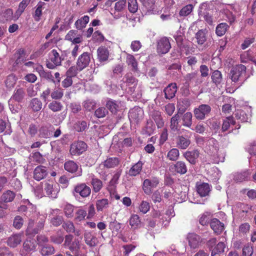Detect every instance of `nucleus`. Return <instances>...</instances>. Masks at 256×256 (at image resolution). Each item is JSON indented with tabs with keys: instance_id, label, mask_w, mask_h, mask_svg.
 <instances>
[{
	"instance_id": "16",
	"label": "nucleus",
	"mask_w": 256,
	"mask_h": 256,
	"mask_svg": "<svg viewBox=\"0 0 256 256\" xmlns=\"http://www.w3.org/2000/svg\"><path fill=\"white\" fill-rule=\"evenodd\" d=\"M65 170L71 173H76V176H80L82 174V169H78V164L72 160H68L64 164Z\"/></svg>"
},
{
	"instance_id": "3",
	"label": "nucleus",
	"mask_w": 256,
	"mask_h": 256,
	"mask_svg": "<svg viewBox=\"0 0 256 256\" xmlns=\"http://www.w3.org/2000/svg\"><path fill=\"white\" fill-rule=\"evenodd\" d=\"M119 164L118 159L116 158H110L100 164L96 168L97 172L100 175L106 173L105 169L114 168Z\"/></svg>"
},
{
	"instance_id": "24",
	"label": "nucleus",
	"mask_w": 256,
	"mask_h": 256,
	"mask_svg": "<svg viewBox=\"0 0 256 256\" xmlns=\"http://www.w3.org/2000/svg\"><path fill=\"white\" fill-rule=\"evenodd\" d=\"M210 226L214 232L217 234H220L224 229V224L216 218L211 220Z\"/></svg>"
},
{
	"instance_id": "61",
	"label": "nucleus",
	"mask_w": 256,
	"mask_h": 256,
	"mask_svg": "<svg viewBox=\"0 0 256 256\" xmlns=\"http://www.w3.org/2000/svg\"><path fill=\"white\" fill-rule=\"evenodd\" d=\"M210 154L213 155L214 161L215 163H219L220 162H224L225 158V154L221 151L217 150L215 154L212 153Z\"/></svg>"
},
{
	"instance_id": "42",
	"label": "nucleus",
	"mask_w": 256,
	"mask_h": 256,
	"mask_svg": "<svg viewBox=\"0 0 256 256\" xmlns=\"http://www.w3.org/2000/svg\"><path fill=\"white\" fill-rule=\"evenodd\" d=\"M84 240L86 243L91 247L96 246L98 242L96 238L92 236L90 232L85 233Z\"/></svg>"
},
{
	"instance_id": "59",
	"label": "nucleus",
	"mask_w": 256,
	"mask_h": 256,
	"mask_svg": "<svg viewBox=\"0 0 256 256\" xmlns=\"http://www.w3.org/2000/svg\"><path fill=\"white\" fill-rule=\"evenodd\" d=\"M194 6L192 4H189L183 7L179 12V16L185 17L189 15L192 11Z\"/></svg>"
},
{
	"instance_id": "39",
	"label": "nucleus",
	"mask_w": 256,
	"mask_h": 256,
	"mask_svg": "<svg viewBox=\"0 0 256 256\" xmlns=\"http://www.w3.org/2000/svg\"><path fill=\"white\" fill-rule=\"evenodd\" d=\"M40 252L42 256H48L54 254V248L50 245L45 244L41 246Z\"/></svg>"
},
{
	"instance_id": "10",
	"label": "nucleus",
	"mask_w": 256,
	"mask_h": 256,
	"mask_svg": "<svg viewBox=\"0 0 256 256\" xmlns=\"http://www.w3.org/2000/svg\"><path fill=\"white\" fill-rule=\"evenodd\" d=\"M158 182L157 178L146 179L143 182L142 186L144 192L147 194H151L153 188L158 186Z\"/></svg>"
},
{
	"instance_id": "64",
	"label": "nucleus",
	"mask_w": 256,
	"mask_h": 256,
	"mask_svg": "<svg viewBox=\"0 0 256 256\" xmlns=\"http://www.w3.org/2000/svg\"><path fill=\"white\" fill-rule=\"evenodd\" d=\"M210 214L209 212H204L200 218V223L202 226L207 225L211 220Z\"/></svg>"
},
{
	"instance_id": "57",
	"label": "nucleus",
	"mask_w": 256,
	"mask_h": 256,
	"mask_svg": "<svg viewBox=\"0 0 256 256\" xmlns=\"http://www.w3.org/2000/svg\"><path fill=\"white\" fill-rule=\"evenodd\" d=\"M180 119V116L178 114H174L170 119V129L176 132L178 130V120Z\"/></svg>"
},
{
	"instance_id": "25",
	"label": "nucleus",
	"mask_w": 256,
	"mask_h": 256,
	"mask_svg": "<svg viewBox=\"0 0 256 256\" xmlns=\"http://www.w3.org/2000/svg\"><path fill=\"white\" fill-rule=\"evenodd\" d=\"M251 171L248 170H244L241 172H238L234 175V180L237 182L248 180L250 178Z\"/></svg>"
},
{
	"instance_id": "34",
	"label": "nucleus",
	"mask_w": 256,
	"mask_h": 256,
	"mask_svg": "<svg viewBox=\"0 0 256 256\" xmlns=\"http://www.w3.org/2000/svg\"><path fill=\"white\" fill-rule=\"evenodd\" d=\"M197 192L201 197L206 196L210 192V185L207 183H202L197 186Z\"/></svg>"
},
{
	"instance_id": "17",
	"label": "nucleus",
	"mask_w": 256,
	"mask_h": 256,
	"mask_svg": "<svg viewBox=\"0 0 256 256\" xmlns=\"http://www.w3.org/2000/svg\"><path fill=\"white\" fill-rule=\"evenodd\" d=\"M48 174V170L46 166H39L36 167L33 172V177L34 179L40 181L44 179Z\"/></svg>"
},
{
	"instance_id": "38",
	"label": "nucleus",
	"mask_w": 256,
	"mask_h": 256,
	"mask_svg": "<svg viewBox=\"0 0 256 256\" xmlns=\"http://www.w3.org/2000/svg\"><path fill=\"white\" fill-rule=\"evenodd\" d=\"M46 4L42 2H40L36 6V9L34 14L33 16L34 20L36 22H38L40 19V16L42 14V10L44 8Z\"/></svg>"
},
{
	"instance_id": "55",
	"label": "nucleus",
	"mask_w": 256,
	"mask_h": 256,
	"mask_svg": "<svg viewBox=\"0 0 256 256\" xmlns=\"http://www.w3.org/2000/svg\"><path fill=\"white\" fill-rule=\"evenodd\" d=\"M93 190L95 192H98L102 188L103 184L102 182L98 178H92L91 181Z\"/></svg>"
},
{
	"instance_id": "21",
	"label": "nucleus",
	"mask_w": 256,
	"mask_h": 256,
	"mask_svg": "<svg viewBox=\"0 0 256 256\" xmlns=\"http://www.w3.org/2000/svg\"><path fill=\"white\" fill-rule=\"evenodd\" d=\"M65 40L71 42L73 44H77L82 41V35L78 34L76 31L71 30L66 36Z\"/></svg>"
},
{
	"instance_id": "11",
	"label": "nucleus",
	"mask_w": 256,
	"mask_h": 256,
	"mask_svg": "<svg viewBox=\"0 0 256 256\" xmlns=\"http://www.w3.org/2000/svg\"><path fill=\"white\" fill-rule=\"evenodd\" d=\"M54 130L55 128L52 125L42 126L38 130V136L44 138H50L52 136Z\"/></svg>"
},
{
	"instance_id": "22",
	"label": "nucleus",
	"mask_w": 256,
	"mask_h": 256,
	"mask_svg": "<svg viewBox=\"0 0 256 256\" xmlns=\"http://www.w3.org/2000/svg\"><path fill=\"white\" fill-rule=\"evenodd\" d=\"M199 156L200 152L198 150H194L191 151L188 150L184 154V158L192 164H196Z\"/></svg>"
},
{
	"instance_id": "14",
	"label": "nucleus",
	"mask_w": 256,
	"mask_h": 256,
	"mask_svg": "<svg viewBox=\"0 0 256 256\" xmlns=\"http://www.w3.org/2000/svg\"><path fill=\"white\" fill-rule=\"evenodd\" d=\"M190 142V137L188 136H178L176 138V146L181 150L186 149Z\"/></svg>"
},
{
	"instance_id": "30",
	"label": "nucleus",
	"mask_w": 256,
	"mask_h": 256,
	"mask_svg": "<svg viewBox=\"0 0 256 256\" xmlns=\"http://www.w3.org/2000/svg\"><path fill=\"white\" fill-rule=\"evenodd\" d=\"M208 31L206 29H202L198 30L195 34V38L198 44L202 46L206 40V34Z\"/></svg>"
},
{
	"instance_id": "51",
	"label": "nucleus",
	"mask_w": 256,
	"mask_h": 256,
	"mask_svg": "<svg viewBox=\"0 0 256 256\" xmlns=\"http://www.w3.org/2000/svg\"><path fill=\"white\" fill-rule=\"evenodd\" d=\"M14 197V193L12 191L7 190L2 194L1 200L4 202H12Z\"/></svg>"
},
{
	"instance_id": "37",
	"label": "nucleus",
	"mask_w": 256,
	"mask_h": 256,
	"mask_svg": "<svg viewBox=\"0 0 256 256\" xmlns=\"http://www.w3.org/2000/svg\"><path fill=\"white\" fill-rule=\"evenodd\" d=\"M25 95L24 90L22 88H19L15 90L12 96L11 97V100H14L18 102H21Z\"/></svg>"
},
{
	"instance_id": "28",
	"label": "nucleus",
	"mask_w": 256,
	"mask_h": 256,
	"mask_svg": "<svg viewBox=\"0 0 256 256\" xmlns=\"http://www.w3.org/2000/svg\"><path fill=\"white\" fill-rule=\"evenodd\" d=\"M177 91V86L176 83H172L165 88L164 92L166 99H171L175 96Z\"/></svg>"
},
{
	"instance_id": "23",
	"label": "nucleus",
	"mask_w": 256,
	"mask_h": 256,
	"mask_svg": "<svg viewBox=\"0 0 256 256\" xmlns=\"http://www.w3.org/2000/svg\"><path fill=\"white\" fill-rule=\"evenodd\" d=\"M128 222L130 226V228L132 230L140 228L142 226L140 217L137 214H131Z\"/></svg>"
},
{
	"instance_id": "47",
	"label": "nucleus",
	"mask_w": 256,
	"mask_h": 256,
	"mask_svg": "<svg viewBox=\"0 0 256 256\" xmlns=\"http://www.w3.org/2000/svg\"><path fill=\"white\" fill-rule=\"evenodd\" d=\"M48 108L53 112H58L62 110L63 106L60 102L53 100L48 104Z\"/></svg>"
},
{
	"instance_id": "49",
	"label": "nucleus",
	"mask_w": 256,
	"mask_h": 256,
	"mask_svg": "<svg viewBox=\"0 0 256 256\" xmlns=\"http://www.w3.org/2000/svg\"><path fill=\"white\" fill-rule=\"evenodd\" d=\"M235 122L234 120L233 117L228 116L226 118L223 120L222 130V132L228 130L231 125H234Z\"/></svg>"
},
{
	"instance_id": "5",
	"label": "nucleus",
	"mask_w": 256,
	"mask_h": 256,
	"mask_svg": "<svg viewBox=\"0 0 256 256\" xmlns=\"http://www.w3.org/2000/svg\"><path fill=\"white\" fill-rule=\"evenodd\" d=\"M36 244L34 240H26L23 244L20 251L21 256H27L30 253L36 250Z\"/></svg>"
},
{
	"instance_id": "44",
	"label": "nucleus",
	"mask_w": 256,
	"mask_h": 256,
	"mask_svg": "<svg viewBox=\"0 0 256 256\" xmlns=\"http://www.w3.org/2000/svg\"><path fill=\"white\" fill-rule=\"evenodd\" d=\"M42 106V102L38 98H32L30 104V106L34 112L40 110Z\"/></svg>"
},
{
	"instance_id": "45",
	"label": "nucleus",
	"mask_w": 256,
	"mask_h": 256,
	"mask_svg": "<svg viewBox=\"0 0 256 256\" xmlns=\"http://www.w3.org/2000/svg\"><path fill=\"white\" fill-rule=\"evenodd\" d=\"M144 8L149 13H152L154 9L155 0H140Z\"/></svg>"
},
{
	"instance_id": "31",
	"label": "nucleus",
	"mask_w": 256,
	"mask_h": 256,
	"mask_svg": "<svg viewBox=\"0 0 256 256\" xmlns=\"http://www.w3.org/2000/svg\"><path fill=\"white\" fill-rule=\"evenodd\" d=\"M22 242L21 235L16 234L10 236L7 240V244L11 248H16Z\"/></svg>"
},
{
	"instance_id": "43",
	"label": "nucleus",
	"mask_w": 256,
	"mask_h": 256,
	"mask_svg": "<svg viewBox=\"0 0 256 256\" xmlns=\"http://www.w3.org/2000/svg\"><path fill=\"white\" fill-rule=\"evenodd\" d=\"M109 204V200L107 198H102L96 200V205L98 212H102L104 209L107 208Z\"/></svg>"
},
{
	"instance_id": "41",
	"label": "nucleus",
	"mask_w": 256,
	"mask_h": 256,
	"mask_svg": "<svg viewBox=\"0 0 256 256\" xmlns=\"http://www.w3.org/2000/svg\"><path fill=\"white\" fill-rule=\"evenodd\" d=\"M228 28L229 26L225 22L220 23L216 27V34L218 36H222L226 34Z\"/></svg>"
},
{
	"instance_id": "58",
	"label": "nucleus",
	"mask_w": 256,
	"mask_h": 256,
	"mask_svg": "<svg viewBox=\"0 0 256 256\" xmlns=\"http://www.w3.org/2000/svg\"><path fill=\"white\" fill-rule=\"evenodd\" d=\"M192 114L190 112L185 113L182 116L183 125L190 128L192 125Z\"/></svg>"
},
{
	"instance_id": "29",
	"label": "nucleus",
	"mask_w": 256,
	"mask_h": 256,
	"mask_svg": "<svg viewBox=\"0 0 256 256\" xmlns=\"http://www.w3.org/2000/svg\"><path fill=\"white\" fill-rule=\"evenodd\" d=\"M150 116L155 122L158 128H160L164 126V122L159 111L154 110L152 112Z\"/></svg>"
},
{
	"instance_id": "52",
	"label": "nucleus",
	"mask_w": 256,
	"mask_h": 256,
	"mask_svg": "<svg viewBox=\"0 0 256 256\" xmlns=\"http://www.w3.org/2000/svg\"><path fill=\"white\" fill-rule=\"evenodd\" d=\"M30 2V0H22V2H20L18 9L16 12V17L15 20H17L20 17L29 4Z\"/></svg>"
},
{
	"instance_id": "46",
	"label": "nucleus",
	"mask_w": 256,
	"mask_h": 256,
	"mask_svg": "<svg viewBox=\"0 0 256 256\" xmlns=\"http://www.w3.org/2000/svg\"><path fill=\"white\" fill-rule=\"evenodd\" d=\"M89 16H84L81 18L77 20L75 22V26L77 29L82 30L85 28L86 24L89 22Z\"/></svg>"
},
{
	"instance_id": "32",
	"label": "nucleus",
	"mask_w": 256,
	"mask_h": 256,
	"mask_svg": "<svg viewBox=\"0 0 256 256\" xmlns=\"http://www.w3.org/2000/svg\"><path fill=\"white\" fill-rule=\"evenodd\" d=\"M49 60L56 65H61L62 58L56 50H52L48 54Z\"/></svg>"
},
{
	"instance_id": "48",
	"label": "nucleus",
	"mask_w": 256,
	"mask_h": 256,
	"mask_svg": "<svg viewBox=\"0 0 256 256\" xmlns=\"http://www.w3.org/2000/svg\"><path fill=\"white\" fill-rule=\"evenodd\" d=\"M186 81V84L189 85L191 82H195L198 83V73L196 72H192L186 74L184 77Z\"/></svg>"
},
{
	"instance_id": "9",
	"label": "nucleus",
	"mask_w": 256,
	"mask_h": 256,
	"mask_svg": "<svg viewBox=\"0 0 256 256\" xmlns=\"http://www.w3.org/2000/svg\"><path fill=\"white\" fill-rule=\"evenodd\" d=\"M91 192L90 188L84 183L77 184L74 188V194L80 195L82 198L88 196Z\"/></svg>"
},
{
	"instance_id": "6",
	"label": "nucleus",
	"mask_w": 256,
	"mask_h": 256,
	"mask_svg": "<svg viewBox=\"0 0 256 256\" xmlns=\"http://www.w3.org/2000/svg\"><path fill=\"white\" fill-rule=\"evenodd\" d=\"M86 144L82 141L72 143L70 148V153L72 156L80 155L86 149Z\"/></svg>"
},
{
	"instance_id": "12",
	"label": "nucleus",
	"mask_w": 256,
	"mask_h": 256,
	"mask_svg": "<svg viewBox=\"0 0 256 256\" xmlns=\"http://www.w3.org/2000/svg\"><path fill=\"white\" fill-rule=\"evenodd\" d=\"M251 107L246 108L244 110H238L235 114L236 118L242 122H247L251 116Z\"/></svg>"
},
{
	"instance_id": "50",
	"label": "nucleus",
	"mask_w": 256,
	"mask_h": 256,
	"mask_svg": "<svg viewBox=\"0 0 256 256\" xmlns=\"http://www.w3.org/2000/svg\"><path fill=\"white\" fill-rule=\"evenodd\" d=\"M211 78L212 82L216 85L220 84L222 80V74L218 70H216L212 73Z\"/></svg>"
},
{
	"instance_id": "2",
	"label": "nucleus",
	"mask_w": 256,
	"mask_h": 256,
	"mask_svg": "<svg viewBox=\"0 0 256 256\" xmlns=\"http://www.w3.org/2000/svg\"><path fill=\"white\" fill-rule=\"evenodd\" d=\"M44 190L48 196L54 199L58 198L60 188L58 184L52 181H48L44 182Z\"/></svg>"
},
{
	"instance_id": "36",
	"label": "nucleus",
	"mask_w": 256,
	"mask_h": 256,
	"mask_svg": "<svg viewBox=\"0 0 256 256\" xmlns=\"http://www.w3.org/2000/svg\"><path fill=\"white\" fill-rule=\"evenodd\" d=\"M142 162L140 161H138L130 168L128 172L129 175L130 176H136L138 175L142 170Z\"/></svg>"
},
{
	"instance_id": "40",
	"label": "nucleus",
	"mask_w": 256,
	"mask_h": 256,
	"mask_svg": "<svg viewBox=\"0 0 256 256\" xmlns=\"http://www.w3.org/2000/svg\"><path fill=\"white\" fill-rule=\"evenodd\" d=\"M126 62L128 66L132 68V70H138V62L132 54H126Z\"/></svg>"
},
{
	"instance_id": "19",
	"label": "nucleus",
	"mask_w": 256,
	"mask_h": 256,
	"mask_svg": "<svg viewBox=\"0 0 256 256\" xmlns=\"http://www.w3.org/2000/svg\"><path fill=\"white\" fill-rule=\"evenodd\" d=\"M233 7L231 5H224L222 10V14L226 16V20L228 21L230 24H232L236 20V16L232 14V10Z\"/></svg>"
},
{
	"instance_id": "63",
	"label": "nucleus",
	"mask_w": 256,
	"mask_h": 256,
	"mask_svg": "<svg viewBox=\"0 0 256 256\" xmlns=\"http://www.w3.org/2000/svg\"><path fill=\"white\" fill-rule=\"evenodd\" d=\"M106 106L112 113H116L118 110V105L114 100H108L106 103Z\"/></svg>"
},
{
	"instance_id": "33",
	"label": "nucleus",
	"mask_w": 256,
	"mask_h": 256,
	"mask_svg": "<svg viewBox=\"0 0 256 256\" xmlns=\"http://www.w3.org/2000/svg\"><path fill=\"white\" fill-rule=\"evenodd\" d=\"M98 57L100 62L108 60L109 56V50L104 46L100 47L97 50Z\"/></svg>"
},
{
	"instance_id": "15",
	"label": "nucleus",
	"mask_w": 256,
	"mask_h": 256,
	"mask_svg": "<svg viewBox=\"0 0 256 256\" xmlns=\"http://www.w3.org/2000/svg\"><path fill=\"white\" fill-rule=\"evenodd\" d=\"M16 14L14 16L13 10L11 8L3 10L0 12V22L2 23H6L12 20H16Z\"/></svg>"
},
{
	"instance_id": "53",
	"label": "nucleus",
	"mask_w": 256,
	"mask_h": 256,
	"mask_svg": "<svg viewBox=\"0 0 256 256\" xmlns=\"http://www.w3.org/2000/svg\"><path fill=\"white\" fill-rule=\"evenodd\" d=\"M180 156L179 150L176 148H173L170 150L167 154V158L172 161L176 160Z\"/></svg>"
},
{
	"instance_id": "18",
	"label": "nucleus",
	"mask_w": 256,
	"mask_h": 256,
	"mask_svg": "<svg viewBox=\"0 0 256 256\" xmlns=\"http://www.w3.org/2000/svg\"><path fill=\"white\" fill-rule=\"evenodd\" d=\"M124 81L126 83L129 91L130 94H133L136 90L137 86V80L132 75V74H126L123 78Z\"/></svg>"
},
{
	"instance_id": "8",
	"label": "nucleus",
	"mask_w": 256,
	"mask_h": 256,
	"mask_svg": "<svg viewBox=\"0 0 256 256\" xmlns=\"http://www.w3.org/2000/svg\"><path fill=\"white\" fill-rule=\"evenodd\" d=\"M144 116V111L140 107L132 108L128 113V118L131 122H138L142 120Z\"/></svg>"
},
{
	"instance_id": "1",
	"label": "nucleus",
	"mask_w": 256,
	"mask_h": 256,
	"mask_svg": "<svg viewBox=\"0 0 256 256\" xmlns=\"http://www.w3.org/2000/svg\"><path fill=\"white\" fill-rule=\"evenodd\" d=\"M246 67L243 64H239L232 68L230 74L232 82L242 83L246 78Z\"/></svg>"
},
{
	"instance_id": "20",
	"label": "nucleus",
	"mask_w": 256,
	"mask_h": 256,
	"mask_svg": "<svg viewBox=\"0 0 256 256\" xmlns=\"http://www.w3.org/2000/svg\"><path fill=\"white\" fill-rule=\"evenodd\" d=\"M188 245L191 248L194 249L198 248L201 244V239L199 236L196 234H188L187 236Z\"/></svg>"
},
{
	"instance_id": "62",
	"label": "nucleus",
	"mask_w": 256,
	"mask_h": 256,
	"mask_svg": "<svg viewBox=\"0 0 256 256\" xmlns=\"http://www.w3.org/2000/svg\"><path fill=\"white\" fill-rule=\"evenodd\" d=\"M96 106V102L92 100L88 99L86 100L83 102V106L86 110L90 111L93 110Z\"/></svg>"
},
{
	"instance_id": "26",
	"label": "nucleus",
	"mask_w": 256,
	"mask_h": 256,
	"mask_svg": "<svg viewBox=\"0 0 256 256\" xmlns=\"http://www.w3.org/2000/svg\"><path fill=\"white\" fill-rule=\"evenodd\" d=\"M206 150L207 151L208 153L210 154L217 152L218 150V142L214 138H210L206 142Z\"/></svg>"
},
{
	"instance_id": "54",
	"label": "nucleus",
	"mask_w": 256,
	"mask_h": 256,
	"mask_svg": "<svg viewBox=\"0 0 256 256\" xmlns=\"http://www.w3.org/2000/svg\"><path fill=\"white\" fill-rule=\"evenodd\" d=\"M225 247L226 244L224 242H218L212 250L211 254L212 256H215L216 254L224 252Z\"/></svg>"
},
{
	"instance_id": "4",
	"label": "nucleus",
	"mask_w": 256,
	"mask_h": 256,
	"mask_svg": "<svg viewBox=\"0 0 256 256\" xmlns=\"http://www.w3.org/2000/svg\"><path fill=\"white\" fill-rule=\"evenodd\" d=\"M211 111V108L208 104H202L194 108V117L199 120H202L208 115Z\"/></svg>"
},
{
	"instance_id": "60",
	"label": "nucleus",
	"mask_w": 256,
	"mask_h": 256,
	"mask_svg": "<svg viewBox=\"0 0 256 256\" xmlns=\"http://www.w3.org/2000/svg\"><path fill=\"white\" fill-rule=\"evenodd\" d=\"M150 204L148 202L142 200L140 204L138 210L142 214H146L150 210Z\"/></svg>"
},
{
	"instance_id": "13",
	"label": "nucleus",
	"mask_w": 256,
	"mask_h": 256,
	"mask_svg": "<svg viewBox=\"0 0 256 256\" xmlns=\"http://www.w3.org/2000/svg\"><path fill=\"white\" fill-rule=\"evenodd\" d=\"M90 61V57L89 53L84 52L78 58L76 64L78 66L80 70H82L86 68Z\"/></svg>"
},
{
	"instance_id": "35",
	"label": "nucleus",
	"mask_w": 256,
	"mask_h": 256,
	"mask_svg": "<svg viewBox=\"0 0 256 256\" xmlns=\"http://www.w3.org/2000/svg\"><path fill=\"white\" fill-rule=\"evenodd\" d=\"M187 166L184 162L178 161L174 164V170L180 174H184L187 172Z\"/></svg>"
},
{
	"instance_id": "27",
	"label": "nucleus",
	"mask_w": 256,
	"mask_h": 256,
	"mask_svg": "<svg viewBox=\"0 0 256 256\" xmlns=\"http://www.w3.org/2000/svg\"><path fill=\"white\" fill-rule=\"evenodd\" d=\"M60 212L58 209L53 210L50 214V215L52 216L50 220L51 223L56 226H60L63 222L62 216L58 215Z\"/></svg>"
},
{
	"instance_id": "56",
	"label": "nucleus",
	"mask_w": 256,
	"mask_h": 256,
	"mask_svg": "<svg viewBox=\"0 0 256 256\" xmlns=\"http://www.w3.org/2000/svg\"><path fill=\"white\" fill-rule=\"evenodd\" d=\"M87 216L86 210L83 208H79L75 214L74 220L76 222L84 220Z\"/></svg>"
},
{
	"instance_id": "7",
	"label": "nucleus",
	"mask_w": 256,
	"mask_h": 256,
	"mask_svg": "<svg viewBox=\"0 0 256 256\" xmlns=\"http://www.w3.org/2000/svg\"><path fill=\"white\" fill-rule=\"evenodd\" d=\"M171 48L169 39L166 37L161 38L158 42L157 51L160 54L167 53Z\"/></svg>"
}]
</instances>
